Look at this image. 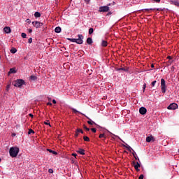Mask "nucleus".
I'll list each match as a JSON object with an SVG mask.
<instances>
[{
	"label": "nucleus",
	"instance_id": "obj_24",
	"mask_svg": "<svg viewBox=\"0 0 179 179\" xmlns=\"http://www.w3.org/2000/svg\"><path fill=\"white\" fill-rule=\"evenodd\" d=\"M71 110L74 114H77V113H78L79 114H82L80 112L78 111L76 109L73 108H72Z\"/></svg>",
	"mask_w": 179,
	"mask_h": 179
},
{
	"label": "nucleus",
	"instance_id": "obj_28",
	"mask_svg": "<svg viewBox=\"0 0 179 179\" xmlns=\"http://www.w3.org/2000/svg\"><path fill=\"white\" fill-rule=\"evenodd\" d=\"M94 33V29L93 28H90L89 29V34L92 35Z\"/></svg>",
	"mask_w": 179,
	"mask_h": 179
},
{
	"label": "nucleus",
	"instance_id": "obj_15",
	"mask_svg": "<svg viewBox=\"0 0 179 179\" xmlns=\"http://www.w3.org/2000/svg\"><path fill=\"white\" fill-rule=\"evenodd\" d=\"M132 155H133L134 157L135 158V159H138V161H140V159L138 157H137V154L135 152V150H133Z\"/></svg>",
	"mask_w": 179,
	"mask_h": 179
},
{
	"label": "nucleus",
	"instance_id": "obj_26",
	"mask_svg": "<svg viewBox=\"0 0 179 179\" xmlns=\"http://www.w3.org/2000/svg\"><path fill=\"white\" fill-rule=\"evenodd\" d=\"M31 134H35V131L32 129H29L28 131V135H31Z\"/></svg>",
	"mask_w": 179,
	"mask_h": 179
},
{
	"label": "nucleus",
	"instance_id": "obj_1",
	"mask_svg": "<svg viewBox=\"0 0 179 179\" xmlns=\"http://www.w3.org/2000/svg\"><path fill=\"white\" fill-rule=\"evenodd\" d=\"M19 152H20V148L18 147H11L9 149V155L12 158L17 157Z\"/></svg>",
	"mask_w": 179,
	"mask_h": 179
},
{
	"label": "nucleus",
	"instance_id": "obj_34",
	"mask_svg": "<svg viewBox=\"0 0 179 179\" xmlns=\"http://www.w3.org/2000/svg\"><path fill=\"white\" fill-rule=\"evenodd\" d=\"M146 87H147V84H146V83H145V84L143 85V92H145V89H146Z\"/></svg>",
	"mask_w": 179,
	"mask_h": 179
},
{
	"label": "nucleus",
	"instance_id": "obj_37",
	"mask_svg": "<svg viewBox=\"0 0 179 179\" xmlns=\"http://www.w3.org/2000/svg\"><path fill=\"white\" fill-rule=\"evenodd\" d=\"M32 42H33V38H29V40H28V43L29 44H31V43H32Z\"/></svg>",
	"mask_w": 179,
	"mask_h": 179
},
{
	"label": "nucleus",
	"instance_id": "obj_43",
	"mask_svg": "<svg viewBox=\"0 0 179 179\" xmlns=\"http://www.w3.org/2000/svg\"><path fill=\"white\" fill-rule=\"evenodd\" d=\"M28 31H29V34H31L33 32V30L31 29H29Z\"/></svg>",
	"mask_w": 179,
	"mask_h": 179
},
{
	"label": "nucleus",
	"instance_id": "obj_22",
	"mask_svg": "<svg viewBox=\"0 0 179 179\" xmlns=\"http://www.w3.org/2000/svg\"><path fill=\"white\" fill-rule=\"evenodd\" d=\"M107 132L109 133L110 134H111L113 136L115 137V138H117L118 139H120V136H117L114 134H113L112 132H110V131L107 130Z\"/></svg>",
	"mask_w": 179,
	"mask_h": 179
},
{
	"label": "nucleus",
	"instance_id": "obj_42",
	"mask_svg": "<svg viewBox=\"0 0 179 179\" xmlns=\"http://www.w3.org/2000/svg\"><path fill=\"white\" fill-rule=\"evenodd\" d=\"M161 0H153L154 2H156L157 3H159Z\"/></svg>",
	"mask_w": 179,
	"mask_h": 179
},
{
	"label": "nucleus",
	"instance_id": "obj_60",
	"mask_svg": "<svg viewBox=\"0 0 179 179\" xmlns=\"http://www.w3.org/2000/svg\"><path fill=\"white\" fill-rule=\"evenodd\" d=\"M13 136H15V134H13Z\"/></svg>",
	"mask_w": 179,
	"mask_h": 179
},
{
	"label": "nucleus",
	"instance_id": "obj_53",
	"mask_svg": "<svg viewBox=\"0 0 179 179\" xmlns=\"http://www.w3.org/2000/svg\"><path fill=\"white\" fill-rule=\"evenodd\" d=\"M112 15V13L111 12H108V13H107V15L108 16V15Z\"/></svg>",
	"mask_w": 179,
	"mask_h": 179
},
{
	"label": "nucleus",
	"instance_id": "obj_58",
	"mask_svg": "<svg viewBox=\"0 0 179 179\" xmlns=\"http://www.w3.org/2000/svg\"><path fill=\"white\" fill-rule=\"evenodd\" d=\"M1 162V159L0 158V162Z\"/></svg>",
	"mask_w": 179,
	"mask_h": 179
},
{
	"label": "nucleus",
	"instance_id": "obj_62",
	"mask_svg": "<svg viewBox=\"0 0 179 179\" xmlns=\"http://www.w3.org/2000/svg\"><path fill=\"white\" fill-rule=\"evenodd\" d=\"M157 10H159V8H157Z\"/></svg>",
	"mask_w": 179,
	"mask_h": 179
},
{
	"label": "nucleus",
	"instance_id": "obj_32",
	"mask_svg": "<svg viewBox=\"0 0 179 179\" xmlns=\"http://www.w3.org/2000/svg\"><path fill=\"white\" fill-rule=\"evenodd\" d=\"M173 5H176V6H178L179 7V2L178 1H173Z\"/></svg>",
	"mask_w": 179,
	"mask_h": 179
},
{
	"label": "nucleus",
	"instance_id": "obj_10",
	"mask_svg": "<svg viewBox=\"0 0 179 179\" xmlns=\"http://www.w3.org/2000/svg\"><path fill=\"white\" fill-rule=\"evenodd\" d=\"M155 142V137L153 136H147L146 138V142L150 143V142Z\"/></svg>",
	"mask_w": 179,
	"mask_h": 179
},
{
	"label": "nucleus",
	"instance_id": "obj_47",
	"mask_svg": "<svg viewBox=\"0 0 179 179\" xmlns=\"http://www.w3.org/2000/svg\"><path fill=\"white\" fill-rule=\"evenodd\" d=\"M78 135H79V133H78V131H76L75 136L77 138L78 136Z\"/></svg>",
	"mask_w": 179,
	"mask_h": 179
},
{
	"label": "nucleus",
	"instance_id": "obj_50",
	"mask_svg": "<svg viewBox=\"0 0 179 179\" xmlns=\"http://www.w3.org/2000/svg\"><path fill=\"white\" fill-rule=\"evenodd\" d=\"M85 1L86 2V3H90V0H85Z\"/></svg>",
	"mask_w": 179,
	"mask_h": 179
},
{
	"label": "nucleus",
	"instance_id": "obj_40",
	"mask_svg": "<svg viewBox=\"0 0 179 179\" xmlns=\"http://www.w3.org/2000/svg\"><path fill=\"white\" fill-rule=\"evenodd\" d=\"M91 130H92V131L93 133H96V129L95 128H92Z\"/></svg>",
	"mask_w": 179,
	"mask_h": 179
},
{
	"label": "nucleus",
	"instance_id": "obj_59",
	"mask_svg": "<svg viewBox=\"0 0 179 179\" xmlns=\"http://www.w3.org/2000/svg\"><path fill=\"white\" fill-rule=\"evenodd\" d=\"M13 136H15V134H13Z\"/></svg>",
	"mask_w": 179,
	"mask_h": 179
},
{
	"label": "nucleus",
	"instance_id": "obj_4",
	"mask_svg": "<svg viewBox=\"0 0 179 179\" xmlns=\"http://www.w3.org/2000/svg\"><path fill=\"white\" fill-rule=\"evenodd\" d=\"M110 10V8L108 6H103L99 7V13H107Z\"/></svg>",
	"mask_w": 179,
	"mask_h": 179
},
{
	"label": "nucleus",
	"instance_id": "obj_31",
	"mask_svg": "<svg viewBox=\"0 0 179 179\" xmlns=\"http://www.w3.org/2000/svg\"><path fill=\"white\" fill-rule=\"evenodd\" d=\"M83 129H85L87 131H90V129L88 128L87 127H86L85 124L83 125Z\"/></svg>",
	"mask_w": 179,
	"mask_h": 179
},
{
	"label": "nucleus",
	"instance_id": "obj_51",
	"mask_svg": "<svg viewBox=\"0 0 179 179\" xmlns=\"http://www.w3.org/2000/svg\"><path fill=\"white\" fill-rule=\"evenodd\" d=\"M173 62V60H169V63L171 64Z\"/></svg>",
	"mask_w": 179,
	"mask_h": 179
},
{
	"label": "nucleus",
	"instance_id": "obj_13",
	"mask_svg": "<svg viewBox=\"0 0 179 179\" xmlns=\"http://www.w3.org/2000/svg\"><path fill=\"white\" fill-rule=\"evenodd\" d=\"M87 43L88 45H92L93 43L92 39L91 37L87 38Z\"/></svg>",
	"mask_w": 179,
	"mask_h": 179
},
{
	"label": "nucleus",
	"instance_id": "obj_61",
	"mask_svg": "<svg viewBox=\"0 0 179 179\" xmlns=\"http://www.w3.org/2000/svg\"><path fill=\"white\" fill-rule=\"evenodd\" d=\"M13 136H15V134H13Z\"/></svg>",
	"mask_w": 179,
	"mask_h": 179
},
{
	"label": "nucleus",
	"instance_id": "obj_30",
	"mask_svg": "<svg viewBox=\"0 0 179 179\" xmlns=\"http://www.w3.org/2000/svg\"><path fill=\"white\" fill-rule=\"evenodd\" d=\"M144 10H145V12H149V10H156V8H146L144 9Z\"/></svg>",
	"mask_w": 179,
	"mask_h": 179
},
{
	"label": "nucleus",
	"instance_id": "obj_3",
	"mask_svg": "<svg viewBox=\"0 0 179 179\" xmlns=\"http://www.w3.org/2000/svg\"><path fill=\"white\" fill-rule=\"evenodd\" d=\"M26 83L24 80L18 79L14 82L13 84V86L21 88L22 85H25Z\"/></svg>",
	"mask_w": 179,
	"mask_h": 179
},
{
	"label": "nucleus",
	"instance_id": "obj_35",
	"mask_svg": "<svg viewBox=\"0 0 179 179\" xmlns=\"http://www.w3.org/2000/svg\"><path fill=\"white\" fill-rule=\"evenodd\" d=\"M44 124H45V125L50 126V127H51V124H50V122H48V120H47V122H44Z\"/></svg>",
	"mask_w": 179,
	"mask_h": 179
},
{
	"label": "nucleus",
	"instance_id": "obj_11",
	"mask_svg": "<svg viewBox=\"0 0 179 179\" xmlns=\"http://www.w3.org/2000/svg\"><path fill=\"white\" fill-rule=\"evenodd\" d=\"M3 31L6 33V34H10L11 33V29L10 27H5L3 28Z\"/></svg>",
	"mask_w": 179,
	"mask_h": 179
},
{
	"label": "nucleus",
	"instance_id": "obj_44",
	"mask_svg": "<svg viewBox=\"0 0 179 179\" xmlns=\"http://www.w3.org/2000/svg\"><path fill=\"white\" fill-rule=\"evenodd\" d=\"M132 165L134 166V167H135V165H136V163L135 161H133L132 162Z\"/></svg>",
	"mask_w": 179,
	"mask_h": 179
},
{
	"label": "nucleus",
	"instance_id": "obj_21",
	"mask_svg": "<svg viewBox=\"0 0 179 179\" xmlns=\"http://www.w3.org/2000/svg\"><path fill=\"white\" fill-rule=\"evenodd\" d=\"M108 46V42L105 40H102V47H107Z\"/></svg>",
	"mask_w": 179,
	"mask_h": 179
},
{
	"label": "nucleus",
	"instance_id": "obj_27",
	"mask_svg": "<svg viewBox=\"0 0 179 179\" xmlns=\"http://www.w3.org/2000/svg\"><path fill=\"white\" fill-rule=\"evenodd\" d=\"M127 150L130 152H131V150L134 151V149L130 146V145H127Z\"/></svg>",
	"mask_w": 179,
	"mask_h": 179
},
{
	"label": "nucleus",
	"instance_id": "obj_52",
	"mask_svg": "<svg viewBox=\"0 0 179 179\" xmlns=\"http://www.w3.org/2000/svg\"><path fill=\"white\" fill-rule=\"evenodd\" d=\"M72 156H73V157H76L77 154H76V153H73V154H72Z\"/></svg>",
	"mask_w": 179,
	"mask_h": 179
},
{
	"label": "nucleus",
	"instance_id": "obj_63",
	"mask_svg": "<svg viewBox=\"0 0 179 179\" xmlns=\"http://www.w3.org/2000/svg\"><path fill=\"white\" fill-rule=\"evenodd\" d=\"M178 152H179V149H178Z\"/></svg>",
	"mask_w": 179,
	"mask_h": 179
},
{
	"label": "nucleus",
	"instance_id": "obj_17",
	"mask_svg": "<svg viewBox=\"0 0 179 179\" xmlns=\"http://www.w3.org/2000/svg\"><path fill=\"white\" fill-rule=\"evenodd\" d=\"M34 17H35L36 18H39V17H41V13H39V12H36V13H34Z\"/></svg>",
	"mask_w": 179,
	"mask_h": 179
},
{
	"label": "nucleus",
	"instance_id": "obj_20",
	"mask_svg": "<svg viewBox=\"0 0 179 179\" xmlns=\"http://www.w3.org/2000/svg\"><path fill=\"white\" fill-rule=\"evenodd\" d=\"M17 73L16 70L15 68H13V69H10L9 72H8V74H12V73Z\"/></svg>",
	"mask_w": 179,
	"mask_h": 179
},
{
	"label": "nucleus",
	"instance_id": "obj_29",
	"mask_svg": "<svg viewBox=\"0 0 179 179\" xmlns=\"http://www.w3.org/2000/svg\"><path fill=\"white\" fill-rule=\"evenodd\" d=\"M21 36H22V38H27V34L22 32V33L21 34Z\"/></svg>",
	"mask_w": 179,
	"mask_h": 179
},
{
	"label": "nucleus",
	"instance_id": "obj_18",
	"mask_svg": "<svg viewBox=\"0 0 179 179\" xmlns=\"http://www.w3.org/2000/svg\"><path fill=\"white\" fill-rule=\"evenodd\" d=\"M10 53L12 54H15L17 52V50L15 48H12L10 50Z\"/></svg>",
	"mask_w": 179,
	"mask_h": 179
},
{
	"label": "nucleus",
	"instance_id": "obj_14",
	"mask_svg": "<svg viewBox=\"0 0 179 179\" xmlns=\"http://www.w3.org/2000/svg\"><path fill=\"white\" fill-rule=\"evenodd\" d=\"M78 152L82 155H85V150L84 149H82V148H80L78 150Z\"/></svg>",
	"mask_w": 179,
	"mask_h": 179
},
{
	"label": "nucleus",
	"instance_id": "obj_16",
	"mask_svg": "<svg viewBox=\"0 0 179 179\" xmlns=\"http://www.w3.org/2000/svg\"><path fill=\"white\" fill-rule=\"evenodd\" d=\"M61 31H62V29H61V27H57L55 29V32L57 33V34L60 33Z\"/></svg>",
	"mask_w": 179,
	"mask_h": 179
},
{
	"label": "nucleus",
	"instance_id": "obj_12",
	"mask_svg": "<svg viewBox=\"0 0 179 179\" xmlns=\"http://www.w3.org/2000/svg\"><path fill=\"white\" fill-rule=\"evenodd\" d=\"M141 167V164H139L138 162H136V165H134V169L136 171H140L141 169L139 168Z\"/></svg>",
	"mask_w": 179,
	"mask_h": 179
},
{
	"label": "nucleus",
	"instance_id": "obj_33",
	"mask_svg": "<svg viewBox=\"0 0 179 179\" xmlns=\"http://www.w3.org/2000/svg\"><path fill=\"white\" fill-rule=\"evenodd\" d=\"M106 138L105 134H99V138Z\"/></svg>",
	"mask_w": 179,
	"mask_h": 179
},
{
	"label": "nucleus",
	"instance_id": "obj_5",
	"mask_svg": "<svg viewBox=\"0 0 179 179\" xmlns=\"http://www.w3.org/2000/svg\"><path fill=\"white\" fill-rule=\"evenodd\" d=\"M166 82L165 80L162 78L161 80V90H162V93H165L166 92Z\"/></svg>",
	"mask_w": 179,
	"mask_h": 179
},
{
	"label": "nucleus",
	"instance_id": "obj_39",
	"mask_svg": "<svg viewBox=\"0 0 179 179\" xmlns=\"http://www.w3.org/2000/svg\"><path fill=\"white\" fill-rule=\"evenodd\" d=\"M26 22L28 23V24H31V21L30 19H27L26 20Z\"/></svg>",
	"mask_w": 179,
	"mask_h": 179
},
{
	"label": "nucleus",
	"instance_id": "obj_23",
	"mask_svg": "<svg viewBox=\"0 0 179 179\" xmlns=\"http://www.w3.org/2000/svg\"><path fill=\"white\" fill-rule=\"evenodd\" d=\"M48 151L49 152H50V153H52V154L55 155H57V152L56 151H54V150H51V149H48Z\"/></svg>",
	"mask_w": 179,
	"mask_h": 179
},
{
	"label": "nucleus",
	"instance_id": "obj_19",
	"mask_svg": "<svg viewBox=\"0 0 179 179\" xmlns=\"http://www.w3.org/2000/svg\"><path fill=\"white\" fill-rule=\"evenodd\" d=\"M37 79H38V78L36 76H31L29 78V80L31 81H36V80H37Z\"/></svg>",
	"mask_w": 179,
	"mask_h": 179
},
{
	"label": "nucleus",
	"instance_id": "obj_41",
	"mask_svg": "<svg viewBox=\"0 0 179 179\" xmlns=\"http://www.w3.org/2000/svg\"><path fill=\"white\" fill-rule=\"evenodd\" d=\"M138 179H144V175H141Z\"/></svg>",
	"mask_w": 179,
	"mask_h": 179
},
{
	"label": "nucleus",
	"instance_id": "obj_56",
	"mask_svg": "<svg viewBox=\"0 0 179 179\" xmlns=\"http://www.w3.org/2000/svg\"><path fill=\"white\" fill-rule=\"evenodd\" d=\"M151 67H152V68H155V64H152V65H151Z\"/></svg>",
	"mask_w": 179,
	"mask_h": 179
},
{
	"label": "nucleus",
	"instance_id": "obj_49",
	"mask_svg": "<svg viewBox=\"0 0 179 179\" xmlns=\"http://www.w3.org/2000/svg\"><path fill=\"white\" fill-rule=\"evenodd\" d=\"M48 172H49L50 173H53V171H52V169H49Z\"/></svg>",
	"mask_w": 179,
	"mask_h": 179
},
{
	"label": "nucleus",
	"instance_id": "obj_6",
	"mask_svg": "<svg viewBox=\"0 0 179 179\" xmlns=\"http://www.w3.org/2000/svg\"><path fill=\"white\" fill-rule=\"evenodd\" d=\"M32 24L36 29H38L43 27V23L38 21L32 22Z\"/></svg>",
	"mask_w": 179,
	"mask_h": 179
},
{
	"label": "nucleus",
	"instance_id": "obj_8",
	"mask_svg": "<svg viewBox=\"0 0 179 179\" xmlns=\"http://www.w3.org/2000/svg\"><path fill=\"white\" fill-rule=\"evenodd\" d=\"M147 111H148V110H147V108H145V107H141V108H140V109H139V113H140V114H141L142 115H145V114H146Z\"/></svg>",
	"mask_w": 179,
	"mask_h": 179
},
{
	"label": "nucleus",
	"instance_id": "obj_54",
	"mask_svg": "<svg viewBox=\"0 0 179 179\" xmlns=\"http://www.w3.org/2000/svg\"><path fill=\"white\" fill-rule=\"evenodd\" d=\"M52 103L55 104L57 102H56V101L55 99H53L52 100Z\"/></svg>",
	"mask_w": 179,
	"mask_h": 179
},
{
	"label": "nucleus",
	"instance_id": "obj_38",
	"mask_svg": "<svg viewBox=\"0 0 179 179\" xmlns=\"http://www.w3.org/2000/svg\"><path fill=\"white\" fill-rule=\"evenodd\" d=\"M156 83H157V80H155V81L152 82V83H151L152 86L155 87V85H156Z\"/></svg>",
	"mask_w": 179,
	"mask_h": 179
},
{
	"label": "nucleus",
	"instance_id": "obj_55",
	"mask_svg": "<svg viewBox=\"0 0 179 179\" xmlns=\"http://www.w3.org/2000/svg\"><path fill=\"white\" fill-rule=\"evenodd\" d=\"M9 87H10V85H7L6 90H8Z\"/></svg>",
	"mask_w": 179,
	"mask_h": 179
},
{
	"label": "nucleus",
	"instance_id": "obj_36",
	"mask_svg": "<svg viewBox=\"0 0 179 179\" xmlns=\"http://www.w3.org/2000/svg\"><path fill=\"white\" fill-rule=\"evenodd\" d=\"M78 134L79 133H81L82 134H84V132H83V131L82 130V129H77V131H76Z\"/></svg>",
	"mask_w": 179,
	"mask_h": 179
},
{
	"label": "nucleus",
	"instance_id": "obj_57",
	"mask_svg": "<svg viewBox=\"0 0 179 179\" xmlns=\"http://www.w3.org/2000/svg\"><path fill=\"white\" fill-rule=\"evenodd\" d=\"M48 105L51 106V105H52V103H50V102H48Z\"/></svg>",
	"mask_w": 179,
	"mask_h": 179
},
{
	"label": "nucleus",
	"instance_id": "obj_7",
	"mask_svg": "<svg viewBox=\"0 0 179 179\" xmlns=\"http://www.w3.org/2000/svg\"><path fill=\"white\" fill-rule=\"evenodd\" d=\"M177 108H178V104L173 103L168 106V110H176Z\"/></svg>",
	"mask_w": 179,
	"mask_h": 179
},
{
	"label": "nucleus",
	"instance_id": "obj_2",
	"mask_svg": "<svg viewBox=\"0 0 179 179\" xmlns=\"http://www.w3.org/2000/svg\"><path fill=\"white\" fill-rule=\"evenodd\" d=\"M78 38H68L67 40L73 43H76L78 45H82L83 43L84 36L83 34H78Z\"/></svg>",
	"mask_w": 179,
	"mask_h": 179
},
{
	"label": "nucleus",
	"instance_id": "obj_46",
	"mask_svg": "<svg viewBox=\"0 0 179 179\" xmlns=\"http://www.w3.org/2000/svg\"><path fill=\"white\" fill-rule=\"evenodd\" d=\"M29 116L31 117V118H34V115L31 113L29 114Z\"/></svg>",
	"mask_w": 179,
	"mask_h": 179
},
{
	"label": "nucleus",
	"instance_id": "obj_25",
	"mask_svg": "<svg viewBox=\"0 0 179 179\" xmlns=\"http://www.w3.org/2000/svg\"><path fill=\"white\" fill-rule=\"evenodd\" d=\"M83 139L85 142H90V138L87 136H84Z\"/></svg>",
	"mask_w": 179,
	"mask_h": 179
},
{
	"label": "nucleus",
	"instance_id": "obj_9",
	"mask_svg": "<svg viewBox=\"0 0 179 179\" xmlns=\"http://www.w3.org/2000/svg\"><path fill=\"white\" fill-rule=\"evenodd\" d=\"M86 117H87V120H89V121L87 122L88 124L92 125V126L95 125L96 127H99V125L96 123H95L93 120H92L89 117H87V116H86Z\"/></svg>",
	"mask_w": 179,
	"mask_h": 179
},
{
	"label": "nucleus",
	"instance_id": "obj_48",
	"mask_svg": "<svg viewBox=\"0 0 179 179\" xmlns=\"http://www.w3.org/2000/svg\"><path fill=\"white\" fill-rule=\"evenodd\" d=\"M167 59H169V60H172L171 56H168V57H167Z\"/></svg>",
	"mask_w": 179,
	"mask_h": 179
},
{
	"label": "nucleus",
	"instance_id": "obj_45",
	"mask_svg": "<svg viewBox=\"0 0 179 179\" xmlns=\"http://www.w3.org/2000/svg\"><path fill=\"white\" fill-rule=\"evenodd\" d=\"M118 71H126L127 70L124 69V68H121V69H119Z\"/></svg>",
	"mask_w": 179,
	"mask_h": 179
}]
</instances>
